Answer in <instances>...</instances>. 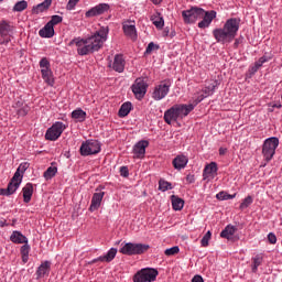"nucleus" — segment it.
<instances>
[{
	"label": "nucleus",
	"instance_id": "7ed1b4c3",
	"mask_svg": "<svg viewBox=\"0 0 282 282\" xmlns=\"http://www.w3.org/2000/svg\"><path fill=\"white\" fill-rule=\"evenodd\" d=\"M193 109H195V105L193 104L174 105L173 107H171L164 112V117H163L164 121L166 122V124H172V122H177L180 118L181 119L186 118V116H188V113H191Z\"/></svg>",
	"mask_w": 282,
	"mask_h": 282
},
{
	"label": "nucleus",
	"instance_id": "39448f33",
	"mask_svg": "<svg viewBox=\"0 0 282 282\" xmlns=\"http://www.w3.org/2000/svg\"><path fill=\"white\" fill-rule=\"evenodd\" d=\"M279 148V138L271 137L268 138L262 144V155L265 162H270L274 154L276 153V149Z\"/></svg>",
	"mask_w": 282,
	"mask_h": 282
},
{
	"label": "nucleus",
	"instance_id": "c85d7f7f",
	"mask_svg": "<svg viewBox=\"0 0 282 282\" xmlns=\"http://www.w3.org/2000/svg\"><path fill=\"white\" fill-rule=\"evenodd\" d=\"M237 232V227L232 225H227L225 229L220 232L223 239H232V236Z\"/></svg>",
	"mask_w": 282,
	"mask_h": 282
},
{
	"label": "nucleus",
	"instance_id": "4468645a",
	"mask_svg": "<svg viewBox=\"0 0 282 282\" xmlns=\"http://www.w3.org/2000/svg\"><path fill=\"white\" fill-rule=\"evenodd\" d=\"M218 87L219 80H210L209 83H207L206 86L203 88V94L195 99V105H199L202 100L208 98V96H213V94H215V89H217Z\"/></svg>",
	"mask_w": 282,
	"mask_h": 282
},
{
	"label": "nucleus",
	"instance_id": "6ab92c4d",
	"mask_svg": "<svg viewBox=\"0 0 282 282\" xmlns=\"http://www.w3.org/2000/svg\"><path fill=\"white\" fill-rule=\"evenodd\" d=\"M172 164L176 171H182V169H186V164H188V158L184 154L177 155Z\"/></svg>",
	"mask_w": 282,
	"mask_h": 282
},
{
	"label": "nucleus",
	"instance_id": "b1692460",
	"mask_svg": "<svg viewBox=\"0 0 282 282\" xmlns=\"http://www.w3.org/2000/svg\"><path fill=\"white\" fill-rule=\"evenodd\" d=\"M112 69H115V72H118L119 74H122V72H124V58H122V55L115 56Z\"/></svg>",
	"mask_w": 282,
	"mask_h": 282
},
{
	"label": "nucleus",
	"instance_id": "37998d69",
	"mask_svg": "<svg viewBox=\"0 0 282 282\" xmlns=\"http://www.w3.org/2000/svg\"><path fill=\"white\" fill-rule=\"evenodd\" d=\"M180 252V247H172V248H170V249H166L165 251H164V254L166 256V257H173L174 254H177Z\"/></svg>",
	"mask_w": 282,
	"mask_h": 282
},
{
	"label": "nucleus",
	"instance_id": "864d4df0",
	"mask_svg": "<svg viewBox=\"0 0 282 282\" xmlns=\"http://www.w3.org/2000/svg\"><path fill=\"white\" fill-rule=\"evenodd\" d=\"M217 199H220V200H226V197H227V193L226 192H220L216 195Z\"/></svg>",
	"mask_w": 282,
	"mask_h": 282
},
{
	"label": "nucleus",
	"instance_id": "c03bdc74",
	"mask_svg": "<svg viewBox=\"0 0 282 282\" xmlns=\"http://www.w3.org/2000/svg\"><path fill=\"white\" fill-rule=\"evenodd\" d=\"M26 169H30V163H21L17 169L15 173H18V175H23Z\"/></svg>",
	"mask_w": 282,
	"mask_h": 282
},
{
	"label": "nucleus",
	"instance_id": "ea45409f",
	"mask_svg": "<svg viewBox=\"0 0 282 282\" xmlns=\"http://www.w3.org/2000/svg\"><path fill=\"white\" fill-rule=\"evenodd\" d=\"M252 202H253L252 196H247L240 204V207H239L240 210H246V208H248V206H250Z\"/></svg>",
	"mask_w": 282,
	"mask_h": 282
},
{
	"label": "nucleus",
	"instance_id": "473e14b6",
	"mask_svg": "<svg viewBox=\"0 0 282 282\" xmlns=\"http://www.w3.org/2000/svg\"><path fill=\"white\" fill-rule=\"evenodd\" d=\"M131 113V102H124L119 109V118H126Z\"/></svg>",
	"mask_w": 282,
	"mask_h": 282
},
{
	"label": "nucleus",
	"instance_id": "5fc2aeb1",
	"mask_svg": "<svg viewBox=\"0 0 282 282\" xmlns=\"http://www.w3.org/2000/svg\"><path fill=\"white\" fill-rule=\"evenodd\" d=\"M191 282H204V278H202L199 274H196L193 276Z\"/></svg>",
	"mask_w": 282,
	"mask_h": 282
},
{
	"label": "nucleus",
	"instance_id": "09e8293b",
	"mask_svg": "<svg viewBox=\"0 0 282 282\" xmlns=\"http://www.w3.org/2000/svg\"><path fill=\"white\" fill-rule=\"evenodd\" d=\"M10 41H12L10 35H6V36L0 35V45H8V43H10Z\"/></svg>",
	"mask_w": 282,
	"mask_h": 282
},
{
	"label": "nucleus",
	"instance_id": "4d7b16f0",
	"mask_svg": "<svg viewBox=\"0 0 282 282\" xmlns=\"http://www.w3.org/2000/svg\"><path fill=\"white\" fill-rule=\"evenodd\" d=\"M186 181L189 183V184H193L195 182V176L193 175H187L186 176Z\"/></svg>",
	"mask_w": 282,
	"mask_h": 282
},
{
	"label": "nucleus",
	"instance_id": "49530a36",
	"mask_svg": "<svg viewBox=\"0 0 282 282\" xmlns=\"http://www.w3.org/2000/svg\"><path fill=\"white\" fill-rule=\"evenodd\" d=\"M21 256L30 254V245L24 243L20 249Z\"/></svg>",
	"mask_w": 282,
	"mask_h": 282
},
{
	"label": "nucleus",
	"instance_id": "bf43d9fd",
	"mask_svg": "<svg viewBox=\"0 0 282 282\" xmlns=\"http://www.w3.org/2000/svg\"><path fill=\"white\" fill-rule=\"evenodd\" d=\"M228 150L226 149V148H220L219 149V155H226V152H227Z\"/></svg>",
	"mask_w": 282,
	"mask_h": 282
},
{
	"label": "nucleus",
	"instance_id": "423d86ee",
	"mask_svg": "<svg viewBox=\"0 0 282 282\" xmlns=\"http://www.w3.org/2000/svg\"><path fill=\"white\" fill-rule=\"evenodd\" d=\"M158 269L144 268L133 275V282H153L158 279Z\"/></svg>",
	"mask_w": 282,
	"mask_h": 282
},
{
	"label": "nucleus",
	"instance_id": "6e6d98bb",
	"mask_svg": "<svg viewBox=\"0 0 282 282\" xmlns=\"http://www.w3.org/2000/svg\"><path fill=\"white\" fill-rule=\"evenodd\" d=\"M259 67L254 64L253 66L250 67L249 72L250 74H257V72H259Z\"/></svg>",
	"mask_w": 282,
	"mask_h": 282
},
{
	"label": "nucleus",
	"instance_id": "a878e982",
	"mask_svg": "<svg viewBox=\"0 0 282 282\" xmlns=\"http://www.w3.org/2000/svg\"><path fill=\"white\" fill-rule=\"evenodd\" d=\"M10 241L12 243H28V237H25L21 231H13L10 236Z\"/></svg>",
	"mask_w": 282,
	"mask_h": 282
},
{
	"label": "nucleus",
	"instance_id": "dca6fc26",
	"mask_svg": "<svg viewBox=\"0 0 282 282\" xmlns=\"http://www.w3.org/2000/svg\"><path fill=\"white\" fill-rule=\"evenodd\" d=\"M109 10V4L99 3L96 7L91 8L85 13L86 19H91V17H100V14H105Z\"/></svg>",
	"mask_w": 282,
	"mask_h": 282
},
{
	"label": "nucleus",
	"instance_id": "a211bd4d",
	"mask_svg": "<svg viewBox=\"0 0 282 282\" xmlns=\"http://www.w3.org/2000/svg\"><path fill=\"white\" fill-rule=\"evenodd\" d=\"M147 147H149V141H139L134 147H133V154L135 158L142 159L144 158L147 153Z\"/></svg>",
	"mask_w": 282,
	"mask_h": 282
},
{
	"label": "nucleus",
	"instance_id": "69168bd1",
	"mask_svg": "<svg viewBox=\"0 0 282 282\" xmlns=\"http://www.w3.org/2000/svg\"><path fill=\"white\" fill-rule=\"evenodd\" d=\"M234 46H235V47H239V40H236V41H235Z\"/></svg>",
	"mask_w": 282,
	"mask_h": 282
},
{
	"label": "nucleus",
	"instance_id": "f8f14e48",
	"mask_svg": "<svg viewBox=\"0 0 282 282\" xmlns=\"http://www.w3.org/2000/svg\"><path fill=\"white\" fill-rule=\"evenodd\" d=\"M50 61L47 57H43L40 61V68H41V74L44 83H47V85H54V75L52 73V68H50Z\"/></svg>",
	"mask_w": 282,
	"mask_h": 282
},
{
	"label": "nucleus",
	"instance_id": "4be33fe9",
	"mask_svg": "<svg viewBox=\"0 0 282 282\" xmlns=\"http://www.w3.org/2000/svg\"><path fill=\"white\" fill-rule=\"evenodd\" d=\"M52 268L51 261H44L36 270L37 279H43V276H47L50 274V269Z\"/></svg>",
	"mask_w": 282,
	"mask_h": 282
},
{
	"label": "nucleus",
	"instance_id": "c9c22d12",
	"mask_svg": "<svg viewBox=\"0 0 282 282\" xmlns=\"http://www.w3.org/2000/svg\"><path fill=\"white\" fill-rule=\"evenodd\" d=\"M261 263H263V257L256 256L254 258H252L251 270L253 273H257V271L259 270V265H261Z\"/></svg>",
	"mask_w": 282,
	"mask_h": 282
},
{
	"label": "nucleus",
	"instance_id": "f257e3e1",
	"mask_svg": "<svg viewBox=\"0 0 282 282\" xmlns=\"http://www.w3.org/2000/svg\"><path fill=\"white\" fill-rule=\"evenodd\" d=\"M109 36V26H101L93 35L86 39L76 37L69 42V45H76L79 56H87L98 52L107 42Z\"/></svg>",
	"mask_w": 282,
	"mask_h": 282
},
{
	"label": "nucleus",
	"instance_id": "13d9d810",
	"mask_svg": "<svg viewBox=\"0 0 282 282\" xmlns=\"http://www.w3.org/2000/svg\"><path fill=\"white\" fill-rule=\"evenodd\" d=\"M22 257V263H26L30 259V254L21 256Z\"/></svg>",
	"mask_w": 282,
	"mask_h": 282
},
{
	"label": "nucleus",
	"instance_id": "603ef678",
	"mask_svg": "<svg viewBox=\"0 0 282 282\" xmlns=\"http://www.w3.org/2000/svg\"><path fill=\"white\" fill-rule=\"evenodd\" d=\"M260 61L262 62V65H263L265 63H269V61H272V56L263 55L262 57H260Z\"/></svg>",
	"mask_w": 282,
	"mask_h": 282
},
{
	"label": "nucleus",
	"instance_id": "e2e57ef3",
	"mask_svg": "<svg viewBox=\"0 0 282 282\" xmlns=\"http://www.w3.org/2000/svg\"><path fill=\"white\" fill-rule=\"evenodd\" d=\"M235 197H236V194L234 195L227 194L226 199H235Z\"/></svg>",
	"mask_w": 282,
	"mask_h": 282
},
{
	"label": "nucleus",
	"instance_id": "f704fd0d",
	"mask_svg": "<svg viewBox=\"0 0 282 282\" xmlns=\"http://www.w3.org/2000/svg\"><path fill=\"white\" fill-rule=\"evenodd\" d=\"M172 206L175 210H182L184 208V199L172 195Z\"/></svg>",
	"mask_w": 282,
	"mask_h": 282
},
{
	"label": "nucleus",
	"instance_id": "0e129e2a",
	"mask_svg": "<svg viewBox=\"0 0 282 282\" xmlns=\"http://www.w3.org/2000/svg\"><path fill=\"white\" fill-rule=\"evenodd\" d=\"M273 109L275 108V109H281V104H274L273 106Z\"/></svg>",
	"mask_w": 282,
	"mask_h": 282
},
{
	"label": "nucleus",
	"instance_id": "0eeeda50",
	"mask_svg": "<svg viewBox=\"0 0 282 282\" xmlns=\"http://www.w3.org/2000/svg\"><path fill=\"white\" fill-rule=\"evenodd\" d=\"M171 85H173L171 79H164L159 85H156L152 93L153 100H164V98L169 96V91H171Z\"/></svg>",
	"mask_w": 282,
	"mask_h": 282
},
{
	"label": "nucleus",
	"instance_id": "8fccbe9b",
	"mask_svg": "<svg viewBox=\"0 0 282 282\" xmlns=\"http://www.w3.org/2000/svg\"><path fill=\"white\" fill-rule=\"evenodd\" d=\"M120 176H121V177H129V167H127V166H121V167H120Z\"/></svg>",
	"mask_w": 282,
	"mask_h": 282
},
{
	"label": "nucleus",
	"instance_id": "2eb2a0df",
	"mask_svg": "<svg viewBox=\"0 0 282 282\" xmlns=\"http://www.w3.org/2000/svg\"><path fill=\"white\" fill-rule=\"evenodd\" d=\"M200 19H203L200 22H198V28H200V30H205V28H210L213 20L217 19V11H206L203 9V17Z\"/></svg>",
	"mask_w": 282,
	"mask_h": 282
},
{
	"label": "nucleus",
	"instance_id": "f3484780",
	"mask_svg": "<svg viewBox=\"0 0 282 282\" xmlns=\"http://www.w3.org/2000/svg\"><path fill=\"white\" fill-rule=\"evenodd\" d=\"M117 254H118V249L111 248L105 256H100L91 260V263H98V261H101L102 263H111V261L116 259Z\"/></svg>",
	"mask_w": 282,
	"mask_h": 282
},
{
	"label": "nucleus",
	"instance_id": "9b49d317",
	"mask_svg": "<svg viewBox=\"0 0 282 282\" xmlns=\"http://www.w3.org/2000/svg\"><path fill=\"white\" fill-rule=\"evenodd\" d=\"M79 151L83 156L97 155V153H100V142L88 140L80 145Z\"/></svg>",
	"mask_w": 282,
	"mask_h": 282
},
{
	"label": "nucleus",
	"instance_id": "680f3d73",
	"mask_svg": "<svg viewBox=\"0 0 282 282\" xmlns=\"http://www.w3.org/2000/svg\"><path fill=\"white\" fill-rule=\"evenodd\" d=\"M152 3H154V6H160V3H162L163 0H151Z\"/></svg>",
	"mask_w": 282,
	"mask_h": 282
},
{
	"label": "nucleus",
	"instance_id": "20e7f679",
	"mask_svg": "<svg viewBox=\"0 0 282 282\" xmlns=\"http://www.w3.org/2000/svg\"><path fill=\"white\" fill-rule=\"evenodd\" d=\"M149 248H151L149 245L127 242L119 252L127 257H133L135 254H144V252L149 251Z\"/></svg>",
	"mask_w": 282,
	"mask_h": 282
},
{
	"label": "nucleus",
	"instance_id": "c756f323",
	"mask_svg": "<svg viewBox=\"0 0 282 282\" xmlns=\"http://www.w3.org/2000/svg\"><path fill=\"white\" fill-rule=\"evenodd\" d=\"M123 32L129 39L135 40L138 34L134 24H123Z\"/></svg>",
	"mask_w": 282,
	"mask_h": 282
},
{
	"label": "nucleus",
	"instance_id": "aec40b11",
	"mask_svg": "<svg viewBox=\"0 0 282 282\" xmlns=\"http://www.w3.org/2000/svg\"><path fill=\"white\" fill-rule=\"evenodd\" d=\"M105 197V192L95 193L91 198V204L89 210H98L100 204H102V198Z\"/></svg>",
	"mask_w": 282,
	"mask_h": 282
},
{
	"label": "nucleus",
	"instance_id": "de8ad7c7",
	"mask_svg": "<svg viewBox=\"0 0 282 282\" xmlns=\"http://www.w3.org/2000/svg\"><path fill=\"white\" fill-rule=\"evenodd\" d=\"M78 1H80V0H68L66 10H74V8H76Z\"/></svg>",
	"mask_w": 282,
	"mask_h": 282
},
{
	"label": "nucleus",
	"instance_id": "72a5a7b5",
	"mask_svg": "<svg viewBox=\"0 0 282 282\" xmlns=\"http://www.w3.org/2000/svg\"><path fill=\"white\" fill-rule=\"evenodd\" d=\"M56 173H58V167L56 166H50L47 170L44 172L43 177L47 181L52 180V177L56 176Z\"/></svg>",
	"mask_w": 282,
	"mask_h": 282
},
{
	"label": "nucleus",
	"instance_id": "79ce46f5",
	"mask_svg": "<svg viewBox=\"0 0 282 282\" xmlns=\"http://www.w3.org/2000/svg\"><path fill=\"white\" fill-rule=\"evenodd\" d=\"M18 116L25 117L26 113H30V106L24 105L20 109L17 110Z\"/></svg>",
	"mask_w": 282,
	"mask_h": 282
},
{
	"label": "nucleus",
	"instance_id": "a18cd8bd",
	"mask_svg": "<svg viewBox=\"0 0 282 282\" xmlns=\"http://www.w3.org/2000/svg\"><path fill=\"white\" fill-rule=\"evenodd\" d=\"M153 50H160V46L155 45V43H153V42H150L145 50V54H151V52H153Z\"/></svg>",
	"mask_w": 282,
	"mask_h": 282
},
{
	"label": "nucleus",
	"instance_id": "f03ea898",
	"mask_svg": "<svg viewBox=\"0 0 282 282\" xmlns=\"http://www.w3.org/2000/svg\"><path fill=\"white\" fill-rule=\"evenodd\" d=\"M241 20L237 18L228 19L223 28L215 29L213 31V36L217 41V43H221V45H226L228 43H232L235 41L238 32Z\"/></svg>",
	"mask_w": 282,
	"mask_h": 282
},
{
	"label": "nucleus",
	"instance_id": "e433bc0d",
	"mask_svg": "<svg viewBox=\"0 0 282 282\" xmlns=\"http://www.w3.org/2000/svg\"><path fill=\"white\" fill-rule=\"evenodd\" d=\"M28 9V1L21 0L17 2L13 7L14 12H23V10Z\"/></svg>",
	"mask_w": 282,
	"mask_h": 282
},
{
	"label": "nucleus",
	"instance_id": "58836bf2",
	"mask_svg": "<svg viewBox=\"0 0 282 282\" xmlns=\"http://www.w3.org/2000/svg\"><path fill=\"white\" fill-rule=\"evenodd\" d=\"M213 237V232L207 231L204 237L200 240V245L203 248H208V243L210 241V238Z\"/></svg>",
	"mask_w": 282,
	"mask_h": 282
},
{
	"label": "nucleus",
	"instance_id": "9d476101",
	"mask_svg": "<svg viewBox=\"0 0 282 282\" xmlns=\"http://www.w3.org/2000/svg\"><path fill=\"white\" fill-rule=\"evenodd\" d=\"M67 129V126L61 121H56L51 128L47 129L45 138L51 142H56L59 135H63V131Z\"/></svg>",
	"mask_w": 282,
	"mask_h": 282
},
{
	"label": "nucleus",
	"instance_id": "5701e85b",
	"mask_svg": "<svg viewBox=\"0 0 282 282\" xmlns=\"http://www.w3.org/2000/svg\"><path fill=\"white\" fill-rule=\"evenodd\" d=\"M217 171L218 167L215 162L207 164L203 171L204 180H208V177H215V175H217Z\"/></svg>",
	"mask_w": 282,
	"mask_h": 282
},
{
	"label": "nucleus",
	"instance_id": "1a4fd4ad",
	"mask_svg": "<svg viewBox=\"0 0 282 282\" xmlns=\"http://www.w3.org/2000/svg\"><path fill=\"white\" fill-rule=\"evenodd\" d=\"M22 182L23 175L14 173L7 188H0V195H3L4 197H10V195H14V193H17V189L21 186Z\"/></svg>",
	"mask_w": 282,
	"mask_h": 282
},
{
	"label": "nucleus",
	"instance_id": "052dcab7",
	"mask_svg": "<svg viewBox=\"0 0 282 282\" xmlns=\"http://www.w3.org/2000/svg\"><path fill=\"white\" fill-rule=\"evenodd\" d=\"M254 64H256L259 68L263 67V63L261 62L260 58H259Z\"/></svg>",
	"mask_w": 282,
	"mask_h": 282
},
{
	"label": "nucleus",
	"instance_id": "ddd939ff",
	"mask_svg": "<svg viewBox=\"0 0 282 282\" xmlns=\"http://www.w3.org/2000/svg\"><path fill=\"white\" fill-rule=\"evenodd\" d=\"M147 89H149V84L144 78H137L132 85V93L134 94L137 100H142L147 96Z\"/></svg>",
	"mask_w": 282,
	"mask_h": 282
},
{
	"label": "nucleus",
	"instance_id": "7c9ffc66",
	"mask_svg": "<svg viewBox=\"0 0 282 282\" xmlns=\"http://www.w3.org/2000/svg\"><path fill=\"white\" fill-rule=\"evenodd\" d=\"M151 21L153 25H155V28H158L159 30H162L164 28V18H162V14H160L159 12L151 15Z\"/></svg>",
	"mask_w": 282,
	"mask_h": 282
},
{
	"label": "nucleus",
	"instance_id": "bb28decb",
	"mask_svg": "<svg viewBox=\"0 0 282 282\" xmlns=\"http://www.w3.org/2000/svg\"><path fill=\"white\" fill-rule=\"evenodd\" d=\"M50 6H52V0H44L42 3L33 7L32 12L33 14H41V12L48 10Z\"/></svg>",
	"mask_w": 282,
	"mask_h": 282
},
{
	"label": "nucleus",
	"instance_id": "3c124183",
	"mask_svg": "<svg viewBox=\"0 0 282 282\" xmlns=\"http://www.w3.org/2000/svg\"><path fill=\"white\" fill-rule=\"evenodd\" d=\"M268 241H269V243H271V245L276 243V235H274V232H270V234L268 235Z\"/></svg>",
	"mask_w": 282,
	"mask_h": 282
},
{
	"label": "nucleus",
	"instance_id": "412c9836",
	"mask_svg": "<svg viewBox=\"0 0 282 282\" xmlns=\"http://www.w3.org/2000/svg\"><path fill=\"white\" fill-rule=\"evenodd\" d=\"M22 195L24 204H30V202H32V195H34V185H32V183H28L22 188Z\"/></svg>",
	"mask_w": 282,
	"mask_h": 282
},
{
	"label": "nucleus",
	"instance_id": "cd10ccee",
	"mask_svg": "<svg viewBox=\"0 0 282 282\" xmlns=\"http://www.w3.org/2000/svg\"><path fill=\"white\" fill-rule=\"evenodd\" d=\"M70 117L73 120H76V122H85V120H87V112L78 108L72 112Z\"/></svg>",
	"mask_w": 282,
	"mask_h": 282
},
{
	"label": "nucleus",
	"instance_id": "6e6552de",
	"mask_svg": "<svg viewBox=\"0 0 282 282\" xmlns=\"http://www.w3.org/2000/svg\"><path fill=\"white\" fill-rule=\"evenodd\" d=\"M184 23L193 24L197 23L202 17H204V9L199 7H192L189 10L182 11Z\"/></svg>",
	"mask_w": 282,
	"mask_h": 282
},
{
	"label": "nucleus",
	"instance_id": "393cba45",
	"mask_svg": "<svg viewBox=\"0 0 282 282\" xmlns=\"http://www.w3.org/2000/svg\"><path fill=\"white\" fill-rule=\"evenodd\" d=\"M39 35L42 39H52V36H54V28L50 25V23L47 22L43 29H41L39 31Z\"/></svg>",
	"mask_w": 282,
	"mask_h": 282
},
{
	"label": "nucleus",
	"instance_id": "a19ab883",
	"mask_svg": "<svg viewBox=\"0 0 282 282\" xmlns=\"http://www.w3.org/2000/svg\"><path fill=\"white\" fill-rule=\"evenodd\" d=\"M47 23L54 28V25H58V23H63V17L53 15Z\"/></svg>",
	"mask_w": 282,
	"mask_h": 282
},
{
	"label": "nucleus",
	"instance_id": "2f4dec72",
	"mask_svg": "<svg viewBox=\"0 0 282 282\" xmlns=\"http://www.w3.org/2000/svg\"><path fill=\"white\" fill-rule=\"evenodd\" d=\"M13 26L10 25L7 21H2L0 23V36H10V32H12Z\"/></svg>",
	"mask_w": 282,
	"mask_h": 282
},
{
	"label": "nucleus",
	"instance_id": "4c0bfd02",
	"mask_svg": "<svg viewBox=\"0 0 282 282\" xmlns=\"http://www.w3.org/2000/svg\"><path fill=\"white\" fill-rule=\"evenodd\" d=\"M172 188L173 186L167 181H164V180L159 181V191H162L163 193H165V191H171Z\"/></svg>",
	"mask_w": 282,
	"mask_h": 282
}]
</instances>
